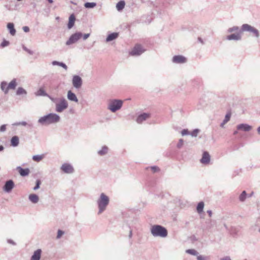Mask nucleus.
<instances>
[{
    "instance_id": "1",
    "label": "nucleus",
    "mask_w": 260,
    "mask_h": 260,
    "mask_svg": "<svg viewBox=\"0 0 260 260\" xmlns=\"http://www.w3.org/2000/svg\"><path fill=\"white\" fill-rule=\"evenodd\" d=\"M59 116L56 114H49L39 119V122L43 124H49L57 122L59 120Z\"/></svg>"
},
{
    "instance_id": "2",
    "label": "nucleus",
    "mask_w": 260,
    "mask_h": 260,
    "mask_svg": "<svg viewBox=\"0 0 260 260\" xmlns=\"http://www.w3.org/2000/svg\"><path fill=\"white\" fill-rule=\"evenodd\" d=\"M151 232L154 236L165 237L168 234L167 230L165 228L158 225H153L151 228Z\"/></svg>"
},
{
    "instance_id": "3",
    "label": "nucleus",
    "mask_w": 260,
    "mask_h": 260,
    "mask_svg": "<svg viewBox=\"0 0 260 260\" xmlns=\"http://www.w3.org/2000/svg\"><path fill=\"white\" fill-rule=\"evenodd\" d=\"M109 198L104 193H102L101 194L100 198L98 201V205L100 209L99 212L102 213L105 209L106 206L109 204Z\"/></svg>"
},
{
    "instance_id": "4",
    "label": "nucleus",
    "mask_w": 260,
    "mask_h": 260,
    "mask_svg": "<svg viewBox=\"0 0 260 260\" xmlns=\"http://www.w3.org/2000/svg\"><path fill=\"white\" fill-rule=\"evenodd\" d=\"M82 36L83 34L81 32H76L72 34L66 42V45H70L77 43L78 41L82 38Z\"/></svg>"
},
{
    "instance_id": "5",
    "label": "nucleus",
    "mask_w": 260,
    "mask_h": 260,
    "mask_svg": "<svg viewBox=\"0 0 260 260\" xmlns=\"http://www.w3.org/2000/svg\"><path fill=\"white\" fill-rule=\"evenodd\" d=\"M122 105V101L121 100H113L110 102L109 109L112 112H115L119 109Z\"/></svg>"
},
{
    "instance_id": "6",
    "label": "nucleus",
    "mask_w": 260,
    "mask_h": 260,
    "mask_svg": "<svg viewBox=\"0 0 260 260\" xmlns=\"http://www.w3.org/2000/svg\"><path fill=\"white\" fill-rule=\"evenodd\" d=\"M187 58L181 55H175L172 58V62L176 64H183L187 62Z\"/></svg>"
},
{
    "instance_id": "7",
    "label": "nucleus",
    "mask_w": 260,
    "mask_h": 260,
    "mask_svg": "<svg viewBox=\"0 0 260 260\" xmlns=\"http://www.w3.org/2000/svg\"><path fill=\"white\" fill-rule=\"evenodd\" d=\"M68 106V103L65 99H61L59 103L56 105V111L58 112H61L67 109Z\"/></svg>"
},
{
    "instance_id": "8",
    "label": "nucleus",
    "mask_w": 260,
    "mask_h": 260,
    "mask_svg": "<svg viewBox=\"0 0 260 260\" xmlns=\"http://www.w3.org/2000/svg\"><path fill=\"white\" fill-rule=\"evenodd\" d=\"M144 52V50L141 45H136L130 52L132 55H140Z\"/></svg>"
},
{
    "instance_id": "9",
    "label": "nucleus",
    "mask_w": 260,
    "mask_h": 260,
    "mask_svg": "<svg viewBox=\"0 0 260 260\" xmlns=\"http://www.w3.org/2000/svg\"><path fill=\"white\" fill-rule=\"evenodd\" d=\"M61 170L65 173H72L74 172L73 167L69 164H64L61 167Z\"/></svg>"
},
{
    "instance_id": "10",
    "label": "nucleus",
    "mask_w": 260,
    "mask_h": 260,
    "mask_svg": "<svg viewBox=\"0 0 260 260\" xmlns=\"http://www.w3.org/2000/svg\"><path fill=\"white\" fill-rule=\"evenodd\" d=\"M82 84L81 78L79 76H74L73 78V86L76 88H79Z\"/></svg>"
},
{
    "instance_id": "11",
    "label": "nucleus",
    "mask_w": 260,
    "mask_h": 260,
    "mask_svg": "<svg viewBox=\"0 0 260 260\" xmlns=\"http://www.w3.org/2000/svg\"><path fill=\"white\" fill-rule=\"evenodd\" d=\"M201 162L203 164H208L210 161V155L208 152H204L202 157L201 159Z\"/></svg>"
},
{
    "instance_id": "12",
    "label": "nucleus",
    "mask_w": 260,
    "mask_h": 260,
    "mask_svg": "<svg viewBox=\"0 0 260 260\" xmlns=\"http://www.w3.org/2000/svg\"><path fill=\"white\" fill-rule=\"evenodd\" d=\"M241 33L233 34L226 37V39L229 41H239L241 40Z\"/></svg>"
},
{
    "instance_id": "13",
    "label": "nucleus",
    "mask_w": 260,
    "mask_h": 260,
    "mask_svg": "<svg viewBox=\"0 0 260 260\" xmlns=\"http://www.w3.org/2000/svg\"><path fill=\"white\" fill-rule=\"evenodd\" d=\"M14 184L12 180H9L6 182L4 186V190L6 192H10L14 187Z\"/></svg>"
},
{
    "instance_id": "14",
    "label": "nucleus",
    "mask_w": 260,
    "mask_h": 260,
    "mask_svg": "<svg viewBox=\"0 0 260 260\" xmlns=\"http://www.w3.org/2000/svg\"><path fill=\"white\" fill-rule=\"evenodd\" d=\"M150 117V114L148 113H143L140 115L137 119V122L139 123H142L143 121L146 120Z\"/></svg>"
},
{
    "instance_id": "15",
    "label": "nucleus",
    "mask_w": 260,
    "mask_h": 260,
    "mask_svg": "<svg viewBox=\"0 0 260 260\" xmlns=\"http://www.w3.org/2000/svg\"><path fill=\"white\" fill-rule=\"evenodd\" d=\"M17 170H18V172L22 176H25L29 174L30 171L29 169L28 168L26 169H23L20 167H18L17 168Z\"/></svg>"
},
{
    "instance_id": "16",
    "label": "nucleus",
    "mask_w": 260,
    "mask_h": 260,
    "mask_svg": "<svg viewBox=\"0 0 260 260\" xmlns=\"http://www.w3.org/2000/svg\"><path fill=\"white\" fill-rule=\"evenodd\" d=\"M119 36L118 32H112L108 35L106 38V42H109L116 39Z\"/></svg>"
},
{
    "instance_id": "17",
    "label": "nucleus",
    "mask_w": 260,
    "mask_h": 260,
    "mask_svg": "<svg viewBox=\"0 0 260 260\" xmlns=\"http://www.w3.org/2000/svg\"><path fill=\"white\" fill-rule=\"evenodd\" d=\"M76 18L74 14H72L70 16L69 18V22L68 24V27L69 29L72 28L74 25Z\"/></svg>"
},
{
    "instance_id": "18",
    "label": "nucleus",
    "mask_w": 260,
    "mask_h": 260,
    "mask_svg": "<svg viewBox=\"0 0 260 260\" xmlns=\"http://www.w3.org/2000/svg\"><path fill=\"white\" fill-rule=\"evenodd\" d=\"M237 128L239 130L244 131H249L251 129V126L246 124H241L237 126Z\"/></svg>"
},
{
    "instance_id": "19",
    "label": "nucleus",
    "mask_w": 260,
    "mask_h": 260,
    "mask_svg": "<svg viewBox=\"0 0 260 260\" xmlns=\"http://www.w3.org/2000/svg\"><path fill=\"white\" fill-rule=\"evenodd\" d=\"M41 250L38 249L35 251L31 257V260H40L41 255Z\"/></svg>"
},
{
    "instance_id": "20",
    "label": "nucleus",
    "mask_w": 260,
    "mask_h": 260,
    "mask_svg": "<svg viewBox=\"0 0 260 260\" xmlns=\"http://www.w3.org/2000/svg\"><path fill=\"white\" fill-rule=\"evenodd\" d=\"M7 28L9 30L10 34L12 36H14L16 34V30L14 28V25L13 23H8L7 24Z\"/></svg>"
},
{
    "instance_id": "21",
    "label": "nucleus",
    "mask_w": 260,
    "mask_h": 260,
    "mask_svg": "<svg viewBox=\"0 0 260 260\" xmlns=\"http://www.w3.org/2000/svg\"><path fill=\"white\" fill-rule=\"evenodd\" d=\"M253 26H251L249 24H244L242 25L240 32L243 31H249L250 32V30L252 29Z\"/></svg>"
},
{
    "instance_id": "22",
    "label": "nucleus",
    "mask_w": 260,
    "mask_h": 260,
    "mask_svg": "<svg viewBox=\"0 0 260 260\" xmlns=\"http://www.w3.org/2000/svg\"><path fill=\"white\" fill-rule=\"evenodd\" d=\"M68 98L71 101H75L76 102H78V99L76 95L70 90L68 92Z\"/></svg>"
},
{
    "instance_id": "23",
    "label": "nucleus",
    "mask_w": 260,
    "mask_h": 260,
    "mask_svg": "<svg viewBox=\"0 0 260 260\" xmlns=\"http://www.w3.org/2000/svg\"><path fill=\"white\" fill-rule=\"evenodd\" d=\"M125 3L124 1H120L116 4V9L118 11H120L123 9Z\"/></svg>"
},
{
    "instance_id": "24",
    "label": "nucleus",
    "mask_w": 260,
    "mask_h": 260,
    "mask_svg": "<svg viewBox=\"0 0 260 260\" xmlns=\"http://www.w3.org/2000/svg\"><path fill=\"white\" fill-rule=\"evenodd\" d=\"M241 29H240L239 27L237 26H234L233 27L229 28L227 30L228 32L231 33L232 32H236L237 33H241Z\"/></svg>"
},
{
    "instance_id": "25",
    "label": "nucleus",
    "mask_w": 260,
    "mask_h": 260,
    "mask_svg": "<svg viewBox=\"0 0 260 260\" xmlns=\"http://www.w3.org/2000/svg\"><path fill=\"white\" fill-rule=\"evenodd\" d=\"M19 138L17 136H14L11 140V145L13 146H17L19 144Z\"/></svg>"
},
{
    "instance_id": "26",
    "label": "nucleus",
    "mask_w": 260,
    "mask_h": 260,
    "mask_svg": "<svg viewBox=\"0 0 260 260\" xmlns=\"http://www.w3.org/2000/svg\"><path fill=\"white\" fill-rule=\"evenodd\" d=\"M1 89L5 92V93H7L9 90L8 88V85L6 82H2L1 85Z\"/></svg>"
},
{
    "instance_id": "27",
    "label": "nucleus",
    "mask_w": 260,
    "mask_h": 260,
    "mask_svg": "<svg viewBox=\"0 0 260 260\" xmlns=\"http://www.w3.org/2000/svg\"><path fill=\"white\" fill-rule=\"evenodd\" d=\"M29 199L31 202L34 203H36L39 201V198L38 196L35 194H31L29 196Z\"/></svg>"
},
{
    "instance_id": "28",
    "label": "nucleus",
    "mask_w": 260,
    "mask_h": 260,
    "mask_svg": "<svg viewBox=\"0 0 260 260\" xmlns=\"http://www.w3.org/2000/svg\"><path fill=\"white\" fill-rule=\"evenodd\" d=\"M37 96H46L47 94L45 92L44 88H40L36 93Z\"/></svg>"
},
{
    "instance_id": "29",
    "label": "nucleus",
    "mask_w": 260,
    "mask_h": 260,
    "mask_svg": "<svg viewBox=\"0 0 260 260\" xmlns=\"http://www.w3.org/2000/svg\"><path fill=\"white\" fill-rule=\"evenodd\" d=\"M204 207V204L203 202H200L197 207V212L200 214L203 212Z\"/></svg>"
},
{
    "instance_id": "30",
    "label": "nucleus",
    "mask_w": 260,
    "mask_h": 260,
    "mask_svg": "<svg viewBox=\"0 0 260 260\" xmlns=\"http://www.w3.org/2000/svg\"><path fill=\"white\" fill-rule=\"evenodd\" d=\"M96 4L94 2H87L84 4V7L87 9L93 8L94 7L96 6Z\"/></svg>"
},
{
    "instance_id": "31",
    "label": "nucleus",
    "mask_w": 260,
    "mask_h": 260,
    "mask_svg": "<svg viewBox=\"0 0 260 260\" xmlns=\"http://www.w3.org/2000/svg\"><path fill=\"white\" fill-rule=\"evenodd\" d=\"M16 81L15 79L12 80L8 84V88L9 89H14L16 86Z\"/></svg>"
},
{
    "instance_id": "32",
    "label": "nucleus",
    "mask_w": 260,
    "mask_h": 260,
    "mask_svg": "<svg viewBox=\"0 0 260 260\" xmlns=\"http://www.w3.org/2000/svg\"><path fill=\"white\" fill-rule=\"evenodd\" d=\"M44 157V155H34L32 157V159L37 162H39L41 161Z\"/></svg>"
},
{
    "instance_id": "33",
    "label": "nucleus",
    "mask_w": 260,
    "mask_h": 260,
    "mask_svg": "<svg viewBox=\"0 0 260 260\" xmlns=\"http://www.w3.org/2000/svg\"><path fill=\"white\" fill-rule=\"evenodd\" d=\"M250 32L253 33L254 36L256 38H258L259 37V34L258 30L254 27H252V29L250 30Z\"/></svg>"
},
{
    "instance_id": "34",
    "label": "nucleus",
    "mask_w": 260,
    "mask_h": 260,
    "mask_svg": "<svg viewBox=\"0 0 260 260\" xmlns=\"http://www.w3.org/2000/svg\"><path fill=\"white\" fill-rule=\"evenodd\" d=\"M108 148L106 147H103L102 149L99 151V154L101 155H104L107 153Z\"/></svg>"
},
{
    "instance_id": "35",
    "label": "nucleus",
    "mask_w": 260,
    "mask_h": 260,
    "mask_svg": "<svg viewBox=\"0 0 260 260\" xmlns=\"http://www.w3.org/2000/svg\"><path fill=\"white\" fill-rule=\"evenodd\" d=\"M26 91L21 87L18 88L17 90V94H18V95L23 94H26Z\"/></svg>"
},
{
    "instance_id": "36",
    "label": "nucleus",
    "mask_w": 260,
    "mask_h": 260,
    "mask_svg": "<svg viewBox=\"0 0 260 260\" xmlns=\"http://www.w3.org/2000/svg\"><path fill=\"white\" fill-rule=\"evenodd\" d=\"M231 112H228L226 115H225V119L223 121V124L226 123L228 121H229L230 119V118H231Z\"/></svg>"
},
{
    "instance_id": "37",
    "label": "nucleus",
    "mask_w": 260,
    "mask_h": 260,
    "mask_svg": "<svg viewBox=\"0 0 260 260\" xmlns=\"http://www.w3.org/2000/svg\"><path fill=\"white\" fill-rule=\"evenodd\" d=\"M9 44H10V42L8 41L4 40L1 44V47L2 48H4V47L9 46Z\"/></svg>"
},
{
    "instance_id": "38",
    "label": "nucleus",
    "mask_w": 260,
    "mask_h": 260,
    "mask_svg": "<svg viewBox=\"0 0 260 260\" xmlns=\"http://www.w3.org/2000/svg\"><path fill=\"white\" fill-rule=\"evenodd\" d=\"M246 191H243L239 197L240 201H243L246 198Z\"/></svg>"
},
{
    "instance_id": "39",
    "label": "nucleus",
    "mask_w": 260,
    "mask_h": 260,
    "mask_svg": "<svg viewBox=\"0 0 260 260\" xmlns=\"http://www.w3.org/2000/svg\"><path fill=\"white\" fill-rule=\"evenodd\" d=\"M186 252L192 255H196L197 254V252L194 249H188L186 250Z\"/></svg>"
},
{
    "instance_id": "40",
    "label": "nucleus",
    "mask_w": 260,
    "mask_h": 260,
    "mask_svg": "<svg viewBox=\"0 0 260 260\" xmlns=\"http://www.w3.org/2000/svg\"><path fill=\"white\" fill-rule=\"evenodd\" d=\"M52 65H66V64L62 62H59L57 61H53L52 62Z\"/></svg>"
},
{
    "instance_id": "41",
    "label": "nucleus",
    "mask_w": 260,
    "mask_h": 260,
    "mask_svg": "<svg viewBox=\"0 0 260 260\" xmlns=\"http://www.w3.org/2000/svg\"><path fill=\"white\" fill-rule=\"evenodd\" d=\"M150 169L152 170V171L154 173L158 172L159 171V168L156 166L151 167Z\"/></svg>"
},
{
    "instance_id": "42",
    "label": "nucleus",
    "mask_w": 260,
    "mask_h": 260,
    "mask_svg": "<svg viewBox=\"0 0 260 260\" xmlns=\"http://www.w3.org/2000/svg\"><path fill=\"white\" fill-rule=\"evenodd\" d=\"M40 184H41V181L40 180H37L36 181V185L34 188V189L36 190V189L39 188Z\"/></svg>"
},
{
    "instance_id": "43",
    "label": "nucleus",
    "mask_w": 260,
    "mask_h": 260,
    "mask_svg": "<svg viewBox=\"0 0 260 260\" xmlns=\"http://www.w3.org/2000/svg\"><path fill=\"white\" fill-rule=\"evenodd\" d=\"M63 232L61 231V230H58V233H57V238H60L61 236L63 234Z\"/></svg>"
},
{
    "instance_id": "44",
    "label": "nucleus",
    "mask_w": 260,
    "mask_h": 260,
    "mask_svg": "<svg viewBox=\"0 0 260 260\" xmlns=\"http://www.w3.org/2000/svg\"><path fill=\"white\" fill-rule=\"evenodd\" d=\"M90 34L89 33L83 34L82 38H83V40H85L90 36Z\"/></svg>"
},
{
    "instance_id": "45",
    "label": "nucleus",
    "mask_w": 260,
    "mask_h": 260,
    "mask_svg": "<svg viewBox=\"0 0 260 260\" xmlns=\"http://www.w3.org/2000/svg\"><path fill=\"white\" fill-rule=\"evenodd\" d=\"M6 129V125H2L1 127H0V131L1 132H5Z\"/></svg>"
},
{
    "instance_id": "46",
    "label": "nucleus",
    "mask_w": 260,
    "mask_h": 260,
    "mask_svg": "<svg viewBox=\"0 0 260 260\" xmlns=\"http://www.w3.org/2000/svg\"><path fill=\"white\" fill-rule=\"evenodd\" d=\"M23 49L25 50L26 51H27L29 54H32L33 53V52L31 51V50L28 49L26 47H25L24 46H23Z\"/></svg>"
},
{
    "instance_id": "47",
    "label": "nucleus",
    "mask_w": 260,
    "mask_h": 260,
    "mask_svg": "<svg viewBox=\"0 0 260 260\" xmlns=\"http://www.w3.org/2000/svg\"><path fill=\"white\" fill-rule=\"evenodd\" d=\"M23 30L25 32H28L29 31V28L28 26H23Z\"/></svg>"
},
{
    "instance_id": "48",
    "label": "nucleus",
    "mask_w": 260,
    "mask_h": 260,
    "mask_svg": "<svg viewBox=\"0 0 260 260\" xmlns=\"http://www.w3.org/2000/svg\"><path fill=\"white\" fill-rule=\"evenodd\" d=\"M187 130H185V129H184L183 130L182 132H181V134L182 135H186L187 134Z\"/></svg>"
},
{
    "instance_id": "49",
    "label": "nucleus",
    "mask_w": 260,
    "mask_h": 260,
    "mask_svg": "<svg viewBox=\"0 0 260 260\" xmlns=\"http://www.w3.org/2000/svg\"><path fill=\"white\" fill-rule=\"evenodd\" d=\"M198 260H204V257L202 256H198L197 257Z\"/></svg>"
},
{
    "instance_id": "50",
    "label": "nucleus",
    "mask_w": 260,
    "mask_h": 260,
    "mask_svg": "<svg viewBox=\"0 0 260 260\" xmlns=\"http://www.w3.org/2000/svg\"><path fill=\"white\" fill-rule=\"evenodd\" d=\"M198 41L201 42L202 44H204V42L202 40V39L200 37H199L198 39Z\"/></svg>"
},
{
    "instance_id": "51",
    "label": "nucleus",
    "mask_w": 260,
    "mask_h": 260,
    "mask_svg": "<svg viewBox=\"0 0 260 260\" xmlns=\"http://www.w3.org/2000/svg\"><path fill=\"white\" fill-rule=\"evenodd\" d=\"M183 144V140H180V144H178V147H181Z\"/></svg>"
},
{
    "instance_id": "52",
    "label": "nucleus",
    "mask_w": 260,
    "mask_h": 260,
    "mask_svg": "<svg viewBox=\"0 0 260 260\" xmlns=\"http://www.w3.org/2000/svg\"><path fill=\"white\" fill-rule=\"evenodd\" d=\"M207 213H208L209 216L210 217H211V216H212V211L211 210H208L207 211Z\"/></svg>"
},
{
    "instance_id": "53",
    "label": "nucleus",
    "mask_w": 260,
    "mask_h": 260,
    "mask_svg": "<svg viewBox=\"0 0 260 260\" xmlns=\"http://www.w3.org/2000/svg\"><path fill=\"white\" fill-rule=\"evenodd\" d=\"M220 260H231V259L229 257H225L224 258L221 259Z\"/></svg>"
},
{
    "instance_id": "54",
    "label": "nucleus",
    "mask_w": 260,
    "mask_h": 260,
    "mask_svg": "<svg viewBox=\"0 0 260 260\" xmlns=\"http://www.w3.org/2000/svg\"><path fill=\"white\" fill-rule=\"evenodd\" d=\"M4 149V147L3 146H0V151H2Z\"/></svg>"
},
{
    "instance_id": "55",
    "label": "nucleus",
    "mask_w": 260,
    "mask_h": 260,
    "mask_svg": "<svg viewBox=\"0 0 260 260\" xmlns=\"http://www.w3.org/2000/svg\"><path fill=\"white\" fill-rule=\"evenodd\" d=\"M193 133H194V135H196L197 134V133H198V131L196 130L193 132Z\"/></svg>"
},
{
    "instance_id": "56",
    "label": "nucleus",
    "mask_w": 260,
    "mask_h": 260,
    "mask_svg": "<svg viewBox=\"0 0 260 260\" xmlns=\"http://www.w3.org/2000/svg\"><path fill=\"white\" fill-rule=\"evenodd\" d=\"M258 133L260 135V126L257 129Z\"/></svg>"
},
{
    "instance_id": "57",
    "label": "nucleus",
    "mask_w": 260,
    "mask_h": 260,
    "mask_svg": "<svg viewBox=\"0 0 260 260\" xmlns=\"http://www.w3.org/2000/svg\"><path fill=\"white\" fill-rule=\"evenodd\" d=\"M62 67H64L66 69H67V66H62Z\"/></svg>"
},
{
    "instance_id": "58",
    "label": "nucleus",
    "mask_w": 260,
    "mask_h": 260,
    "mask_svg": "<svg viewBox=\"0 0 260 260\" xmlns=\"http://www.w3.org/2000/svg\"><path fill=\"white\" fill-rule=\"evenodd\" d=\"M49 98H50V99L52 101H54V99H53V98H51V97H50V96H49Z\"/></svg>"
},
{
    "instance_id": "59",
    "label": "nucleus",
    "mask_w": 260,
    "mask_h": 260,
    "mask_svg": "<svg viewBox=\"0 0 260 260\" xmlns=\"http://www.w3.org/2000/svg\"><path fill=\"white\" fill-rule=\"evenodd\" d=\"M237 133V132H235L234 133V135L236 134Z\"/></svg>"
},
{
    "instance_id": "60",
    "label": "nucleus",
    "mask_w": 260,
    "mask_h": 260,
    "mask_svg": "<svg viewBox=\"0 0 260 260\" xmlns=\"http://www.w3.org/2000/svg\"><path fill=\"white\" fill-rule=\"evenodd\" d=\"M17 1H21V0H17Z\"/></svg>"
},
{
    "instance_id": "61",
    "label": "nucleus",
    "mask_w": 260,
    "mask_h": 260,
    "mask_svg": "<svg viewBox=\"0 0 260 260\" xmlns=\"http://www.w3.org/2000/svg\"><path fill=\"white\" fill-rule=\"evenodd\" d=\"M259 231H260V230H259Z\"/></svg>"
}]
</instances>
